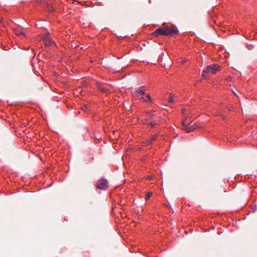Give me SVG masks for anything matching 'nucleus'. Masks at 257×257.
Here are the masks:
<instances>
[{"label":"nucleus","mask_w":257,"mask_h":257,"mask_svg":"<svg viewBox=\"0 0 257 257\" xmlns=\"http://www.w3.org/2000/svg\"><path fill=\"white\" fill-rule=\"evenodd\" d=\"M152 195V192H148L146 194V200H149L151 198Z\"/></svg>","instance_id":"obj_13"},{"label":"nucleus","mask_w":257,"mask_h":257,"mask_svg":"<svg viewBox=\"0 0 257 257\" xmlns=\"http://www.w3.org/2000/svg\"><path fill=\"white\" fill-rule=\"evenodd\" d=\"M153 35L155 37H158L159 36L163 35L166 36V32L165 29L159 28L157 29L154 33Z\"/></svg>","instance_id":"obj_5"},{"label":"nucleus","mask_w":257,"mask_h":257,"mask_svg":"<svg viewBox=\"0 0 257 257\" xmlns=\"http://www.w3.org/2000/svg\"><path fill=\"white\" fill-rule=\"evenodd\" d=\"M152 144L151 140H148L143 143V146H150Z\"/></svg>","instance_id":"obj_12"},{"label":"nucleus","mask_w":257,"mask_h":257,"mask_svg":"<svg viewBox=\"0 0 257 257\" xmlns=\"http://www.w3.org/2000/svg\"><path fill=\"white\" fill-rule=\"evenodd\" d=\"M219 69V67L217 65H208L203 70V72L207 73L215 74Z\"/></svg>","instance_id":"obj_1"},{"label":"nucleus","mask_w":257,"mask_h":257,"mask_svg":"<svg viewBox=\"0 0 257 257\" xmlns=\"http://www.w3.org/2000/svg\"><path fill=\"white\" fill-rule=\"evenodd\" d=\"M166 32V36L174 34H177L178 30L175 28H167L165 29Z\"/></svg>","instance_id":"obj_8"},{"label":"nucleus","mask_w":257,"mask_h":257,"mask_svg":"<svg viewBox=\"0 0 257 257\" xmlns=\"http://www.w3.org/2000/svg\"><path fill=\"white\" fill-rule=\"evenodd\" d=\"M150 124L152 127H154L155 126V124H153L152 122H150Z\"/></svg>","instance_id":"obj_15"},{"label":"nucleus","mask_w":257,"mask_h":257,"mask_svg":"<svg viewBox=\"0 0 257 257\" xmlns=\"http://www.w3.org/2000/svg\"><path fill=\"white\" fill-rule=\"evenodd\" d=\"M157 135H154L150 137V140H151V142L152 141H155L157 139Z\"/></svg>","instance_id":"obj_14"},{"label":"nucleus","mask_w":257,"mask_h":257,"mask_svg":"<svg viewBox=\"0 0 257 257\" xmlns=\"http://www.w3.org/2000/svg\"><path fill=\"white\" fill-rule=\"evenodd\" d=\"M153 35L155 37H158L159 36L163 35L166 36V32L165 29L159 28L157 29L154 33Z\"/></svg>","instance_id":"obj_6"},{"label":"nucleus","mask_w":257,"mask_h":257,"mask_svg":"<svg viewBox=\"0 0 257 257\" xmlns=\"http://www.w3.org/2000/svg\"><path fill=\"white\" fill-rule=\"evenodd\" d=\"M145 90H146V89L144 87H142L138 89L134 92V94L136 95V96L139 97L140 96L145 94Z\"/></svg>","instance_id":"obj_7"},{"label":"nucleus","mask_w":257,"mask_h":257,"mask_svg":"<svg viewBox=\"0 0 257 257\" xmlns=\"http://www.w3.org/2000/svg\"><path fill=\"white\" fill-rule=\"evenodd\" d=\"M182 124L183 129L188 133L192 132L195 128V127L192 125L187 124L185 120H184L182 121Z\"/></svg>","instance_id":"obj_4"},{"label":"nucleus","mask_w":257,"mask_h":257,"mask_svg":"<svg viewBox=\"0 0 257 257\" xmlns=\"http://www.w3.org/2000/svg\"><path fill=\"white\" fill-rule=\"evenodd\" d=\"M148 179H152V177L150 176H148Z\"/></svg>","instance_id":"obj_16"},{"label":"nucleus","mask_w":257,"mask_h":257,"mask_svg":"<svg viewBox=\"0 0 257 257\" xmlns=\"http://www.w3.org/2000/svg\"><path fill=\"white\" fill-rule=\"evenodd\" d=\"M96 187L99 189L106 190L108 187V182L105 179L98 180L96 184Z\"/></svg>","instance_id":"obj_2"},{"label":"nucleus","mask_w":257,"mask_h":257,"mask_svg":"<svg viewBox=\"0 0 257 257\" xmlns=\"http://www.w3.org/2000/svg\"><path fill=\"white\" fill-rule=\"evenodd\" d=\"M185 111V109H182V112H183V113H184Z\"/></svg>","instance_id":"obj_17"},{"label":"nucleus","mask_w":257,"mask_h":257,"mask_svg":"<svg viewBox=\"0 0 257 257\" xmlns=\"http://www.w3.org/2000/svg\"><path fill=\"white\" fill-rule=\"evenodd\" d=\"M20 35H24V33H21L20 34Z\"/></svg>","instance_id":"obj_18"},{"label":"nucleus","mask_w":257,"mask_h":257,"mask_svg":"<svg viewBox=\"0 0 257 257\" xmlns=\"http://www.w3.org/2000/svg\"><path fill=\"white\" fill-rule=\"evenodd\" d=\"M146 98L147 99H145V98L144 97H141V99L144 101L145 102H151V97L150 96V95L149 94H148L147 96H146Z\"/></svg>","instance_id":"obj_10"},{"label":"nucleus","mask_w":257,"mask_h":257,"mask_svg":"<svg viewBox=\"0 0 257 257\" xmlns=\"http://www.w3.org/2000/svg\"><path fill=\"white\" fill-rule=\"evenodd\" d=\"M46 7H47V10L50 12H53L55 10V8H54V7L53 6L50 5L49 4H47Z\"/></svg>","instance_id":"obj_11"},{"label":"nucleus","mask_w":257,"mask_h":257,"mask_svg":"<svg viewBox=\"0 0 257 257\" xmlns=\"http://www.w3.org/2000/svg\"><path fill=\"white\" fill-rule=\"evenodd\" d=\"M49 35L50 34L47 33L43 37L44 41L46 46H50L53 44L55 45V43L50 39Z\"/></svg>","instance_id":"obj_3"},{"label":"nucleus","mask_w":257,"mask_h":257,"mask_svg":"<svg viewBox=\"0 0 257 257\" xmlns=\"http://www.w3.org/2000/svg\"><path fill=\"white\" fill-rule=\"evenodd\" d=\"M176 97H175V98H174V96H173L172 94H170L169 99H168V102L170 104H173L175 101Z\"/></svg>","instance_id":"obj_9"}]
</instances>
